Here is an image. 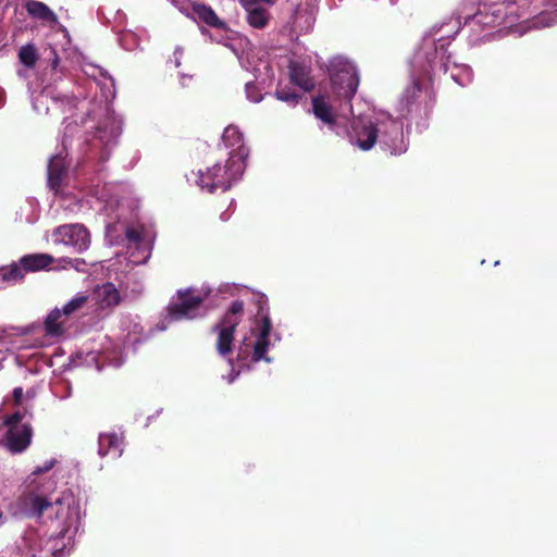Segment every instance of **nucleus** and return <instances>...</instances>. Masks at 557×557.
<instances>
[{"mask_svg": "<svg viewBox=\"0 0 557 557\" xmlns=\"http://www.w3.org/2000/svg\"><path fill=\"white\" fill-rule=\"evenodd\" d=\"M245 166L243 160L228 158L224 164L218 162L208 166L206 171L200 170L197 184L209 193H214L216 189L225 191L230 189L233 182L242 176Z\"/></svg>", "mask_w": 557, "mask_h": 557, "instance_id": "1", "label": "nucleus"}, {"mask_svg": "<svg viewBox=\"0 0 557 557\" xmlns=\"http://www.w3.org/2000/svg\"><path fill=\"white\" fill-rule=\"evenodd\" d=\"M244 313V302L234 300L222 317V319L213 325L212 331L218 333L215 348L220 356L227 357L233 351L234 333L240 323Z\"/></svg>", "mask_w": 557, "mask_h": 557, "instance_id": "2", "label": "nucleus"}, {"mask_svg": "<svg viewBox=\"0 0 557 557\" xmlns=\"http://www.w3.org/2000/svg\"><path fill=\"white\" fill-rule=\"evenodd\" d=\"M359 74L355 65L349 62H339L334 65L331 74V88L339 100L351 101L359 86Z\"/></svg>", "mask_w": 557, "mask_h": 557, "instance_id": "3", "label": "nucleus"}, {"mask_svg": "<svg viewBox=\"0 0 557 557\" xmlns=\"http://www.w3.org/2000/svg\"><path fill=\"white\" fill-rule=\"evenodd\" d=\"M176 296L177 300L171 301L166 307L170 321L193 320L199 315L203 297L195 295L191 288L180 289Z\"/></svg>", "mask_w": 557, "mask_h": 557, "instance_id": "4", "label": "nucleus"}, {"mask_svg": "<svg viewBox=\"0 0 557 557\" xmlns=\"http://www.w3.org/2000/svg\"><path fill=\"white\" fill-rule=\"evenodd\" d=\"M380 148L387 156L397 157L407 151V144L404 139L403 126L393 121L388 124L386 129L381 132Z\"/></svg>", "mask_w": 557, "mask_h": 557, "instance_id": "5", "label": "nucleus"}, {"mask_svg": "<svg viewBox=\"0 0 557 557\" xmlns=\"http://www.w3.org/2000/svg\"><path fill=\"white\" fill-rule=\"evenodd\" d=\"M55 235L77 252L86 251L90 246V234L82 224L61 225L55 230Z\"/></svg>", "mask_w": 557, "mask_h": 557, "instance_id": "6", "label": "nucleus"}, {"mask_svg": "<svg viewBox=\"0 0 557 557\" xmlns=\"http://www.w3.org/2000/svg\"><path fill=\"white\" fill-rule=\"evenodd\" d=\"M351 141L361 150H371L379 139L380 129L371 121L357 120L351 125Z\"/></svg>", "mask_w": 557, "mask_h": 557, "instance_id": "7", "label": "nucleus"}, {"mask_svg": "<svg viewBox=\"0 0 557 557\" xmlns=\"http://www.w3.org/2000/svg\"><path fill=\"white\" fill-rule=\"evenodd\" d=\"M33 437V428L29 423H22L18 428L8 429L4 434V445L12 454L25 451Z\"/></svg>", "mask_w": 557, "mask_h": 557, "instance_id": "8", "label": "nucleus"}, {"mask_svg": "<svg viewBox=\"0 0 557 557\" xmlns=\"http://www.w3.org/2000/svg\"><path fill=\"white\" fill-rule=\"evenodd\" d=\"M222 141L227 148H232L228 153V158H233L236 160H243L245 163L249 149L244 145V136L238 127L230 125L227 126L222 135Z\"/></svg>", "mask_w": 557, "mask_h": 557, "instance_id": "9", "label": "nucleus"}, {"mask_svg": "<svg viewBox=\"0 0 557 557\" xmlns=\"http://www.w3.org/2000/svg\"><path fill=\"white\" fill-rule=\"evenodd\" d=\"M97 305L100 309H112L122 302L120 290L111 282L99 285L94 290Z\"/></svg>", "mask_w": 557, "mask_h": 557, "instance_id": "10", "label": "nucleus"}, {"mask_svg": "<svg viewBox=\"0 0 557 557\" xmlns=\"http://www.w3.org/2000/svg\"><path fill=\"white\" fill-rule=\"evenodd\" d=\"M23 504L27 509V516L34 518H41L44 512L54 505L61 506L62 498H57L55 502L48 500L47 497L29 493L23 498Z\"/></svg>", "mask_w": 557, "mask_h": 557, "instance_id": "11", "label": "nucleus"}, {"mask_svg": "<svg viewBox=\"0 0 557 557\" xmlns=\"http://www.w3.org/2000/svg\"><path fill=\"white\" fill-rule=\"evenodd\" d=\"M264 5L263 2H252L249 5H243L244 10L247 12V22L251 27L262 29L268 26L270 12Z\"/></svg>", "mask_w": 557, "mask_h": 557, "instance_id": "12", "label": "nucleus"}, {"mask_svg": "<svg viewBox=\"0 0 557 557\" xmlns=\"http://www.w3.org/2000/svg\"><path fill=\"white\" fill-rule=\"evenodd\" d=\"M98 454L101 457L115 459L121 456V438L114 434H100L98 438Z\"/></svg>", "mask_w": 557, "mask_h": 557, "instance_id": "13", "label": "nucleus"}, {"mask_svg": "<svg viewBox=\"0 0 557 557\" xmlns=\"http://www.w3.org/2000/svg\"><path fill=\"white\" fill-rule=\"evenodd\" d=\"M53 261V257L49 253H29L20 259V264L23 267L25 273H27L46 270Z\"/></svg>", "mask_w": 557, "mask_h": 557, "instance_id": "14", "label": "nucleus"}, {"mask_svg": "<svg viewBox=\"0 0 557 557\" xmlns=\"http://www.w3.org/2000/svg\"><path fill=\"white\" fill-rule=\"evenodd\" d=\"M28 15L35 20H39L49 24H57V14L44 2L37 0H28L25 3Z\"/></svg>", "mask_w": 557, "mask_h": 557, "instance_id": "15", "label": "nucleus"}, {"mask_svg": "<svg viewBox=\"0 0 557 557\" xmlns=\"http://www.w3.org/2000/svg\"><path fill=\"white\" fill-rule=\"evenodd\" d=\"M191 9L196 17L202 23L219 29L225 28V23L218 17L211 7L205 3L194 2Z\"/></svg>", "mask_w": 557, "mask_h": 557, "instance_id": "16", "label": "nucleus"}, {"mask_svg": "<svg viewBox=\"0 0 557 557\" xmlns=\"http://www.w3.org/2000/svg\"><path fill=\"white\" fill-rule=\"evenodd\" d=\"M66 174L65 161L60 156H53L48 165V184L52 189H59Z\"/></svg>", "mask_w": 557, "mask_h": 557, "instance_id": "17", "label": "nucleus"}, {"mask_svg": "<svg viewBox=\"0 0 557 557\" xmlns=\"http://www.w3.org/2000/svg\"><path fill=\"white\" fill-rule=\"evenodd\" d=\"M312 112L314 116L329 126L333 127L336 123L335 115L332 113L331 106L324 100L323 97L312 98Z\"/></svg>", "mask_w": 557, "mask_h": 557, "instance_id": "18", "label": "nucleus"}, {"mask_svg": "<svg viewBox=\"0 0 557 557\" xmlns=\"http://www.w3.org/2000/svg\"><path fill=\"white\" fill-rule=\"evenodd\" d=\"M290 81L305 91H311L314 88V82L308 75L305 67L294 64L289 67Z\"/></svg>", "mask_w": 557, "mask_h": 557, "instance_id": "19", "label": "nucleus"}, {"mask_svg": "<svg viewBox=\"0 0 557 557\" xmlns=\"http://www.w3.org/2000/svg\"><path fill=\"white\" fill-rule=\"evenodd\" d=\"M25 271L23 267L18 262H13L8 267H2L0 269V280L7 284H14L20 282L25 276Z\"/></svg>", "mask_w": 557, "mask_h": 557, "instance_id": "20", "label": "nucleus"}, {"mask_svg": "<svg viewBox=\"0 0 557 557\" xmlns=\"http://www.w3.org/2000/svg\"><path fill=\"white\" fill-rule=\"evenodd\" d=\"M267 300L264 299V296H260L259 297V300H258V306H259V310H258V317H259V322H258V336L257 337H260V338H267L269 339V336L272 332V322H271V319L269 317L268 313H263V304H265Z\"/></svg>", "mask_w": 557, "mask_h": 557, "instance_id": "21", "label": "nucleus"}, {"mask_svg": "<svg viewBox=\"0 0 557 557\" xmlns=\"http://www.w3.org/2000/svg\"><path fill=\"white\" fill-rule=\"evenodd\" d=\"M63 312L60 309L52 310L45 320V330L49 335H60L62 333V324L60 321Z\"/></svg>", "mask_w": 557, "mask_h": 557, "instance_id": "22", "label": "nucleus"}, {"mask_svg": "<svg viewBox=\"0 0 557 557\" xmlns=\"http://www.w3.org/2000/svg\"><path fill=\"white\" fill-rule=\"evenodd\" d=\"M18 60L24 66L33 69L38 61V51L35 45L23 46L18 51Z\"/></svg>", "mask_w": 557, "mask_h": 557, "instance_id": "23", "label": "nucleus"}, {"mask_svg": "<svg viewBox=\"0 0 557 557\" xmlns=\"http://www.w3.org/2000/svg\"><path fill=\"white\" fill-rule=\"evenodd\" d=\"M125 237L136 249L145 247V249L148 250V244L145 240L143 227L127 226Z\"/></svg>", "mask_w": 557, "mask_h": 557, "instance_id": "24", "label": "nucleus"}, {"mask_svg": "<svg viewBox=\"0 0 557 557\" xmlns=\"http://www.w3.org/2000/svg\"><path fill=\"white\" fill-rule=\"evenodd\" d=\"M269 345V339L257 337L253 344L252 361L259 362L260 360H264L267 362H270L271 359L265 356Z\"/></svg>", "mask_w": 557, "mask_h": 557, "instance_id": "25", "label": "nucleus"}, {"mask_svg": "<svg viewBox=\"0 0 557 557\" xmlns=\"http://www.w3.org/2000/svg\"><path fill=\"white\" fill-rule=\"evenodd\" d=\"M275 97L292 107H295L301 98L299 94L290 88H277L275 91Z\"/></svg>", "mask_w": 557, "mask_h": 557, "instance_id": "26", "label": "nucleus"}, {"mask_svg": "<svg viewBox=\"0 0 557 557\" xmlns=\"http://www.w3.org/2000/svg\"><path fill=\"white\" fill-rule=\"evenodd\" d=\"M88 300L87 296L77 295L72 298L67 304H65L62 308V312L64 315H70L81 309Z\"/></svg>", "mask_w": 557, "mask_h": 557, "instance_id": "27", "label": "nucleus"}, {"mask_svg": "<svg viewBox=\"0 0 557 557\" xmlns=\"http://www.w3.org/2000/svg\"><path fill=\"white\" fill-rule=\"evenodd\" d=\"M23 418L24 413L17 410L4 418L3 425L7 426L8 429L18 428L21 425L20 423L23 420Z\"/></svg>", "mask_w": 557, "mask_h": 557, "instance_id": "28", "label": "nucleus"}, {"mask_svg": "<svg viewBox=\"0 0 557 557\" xmlns=\"http://www.w3.org/2000/svg\"><path fill=\"white\" fill-rule=\"evenodd\" d=\"M54 463H55L54 459L47 460L44 462L42 466H37L35 468V470L33 471V474H35V475L44 474V473L50 471L53 468Z\"/></svg>", "mask_w": 557, "mask_h": 557, "instance_id": "29", "label": "nucleus"}, {"mask_svg": "<svg viewBox=\"0 0 557 557\" xmlns=\"http://www.w3.org/2000/svg\"><path fill=\"white\" fill-rule=\"evenodd\" d=\"M23 399V388L21 386L15 387L12 393L13 405L18 407Z\"/></svg>", "mask_w": 557, "mask_h": 557, "instance_id": "30", "label": "nucleus"}, {"mask_svg": "<svg viewBox=\"0 0 557 557\" xmlns=\"http://www.w3.org/2000/svg\"><path fill=\"white\" fill-rule=\"evenodd\" d=\"M256 87L252 85V84H247L246 85V91H247V95H248V98L253 101V102H259L262 97L261 96H258V95H255V92H251L252 89H255Z\"/></svg>", "mask_w": 557, "mask_h": 557, "instance_id": "31", "label": "nucleus"}, {"mask_svg": "<svg viewBox=\"0 0 557 557\" xmlns=\"http://www.w3.org/2000/svg\"><path fill=\"white\" fill-rule=\"evenodd\" d=\"M277 0H239V3L243 5H246V4H251L252 2H263L264 4H267V7H272L273 4H275Z\"/></svg>", "mask_w": 557, "mask_h": 557, "instance_id": "32", "label": "nucleus"}, {"mask_svg": "<svg viewBox=\"0 0 557 557\" xmlns=\"http://www.w3.org/2000/svg\"><path fill=\"white\" fill-rule=\"evenodd\" d=\"M52 53L54 54V60H53V64L52 65L55 69L58 63H59V57L57 55L54 50H52Z\"/></svg>", "mask_w": 557, "mask_h": 557, "instance_id": "33", "label": "nucleus"}]
</instances>
